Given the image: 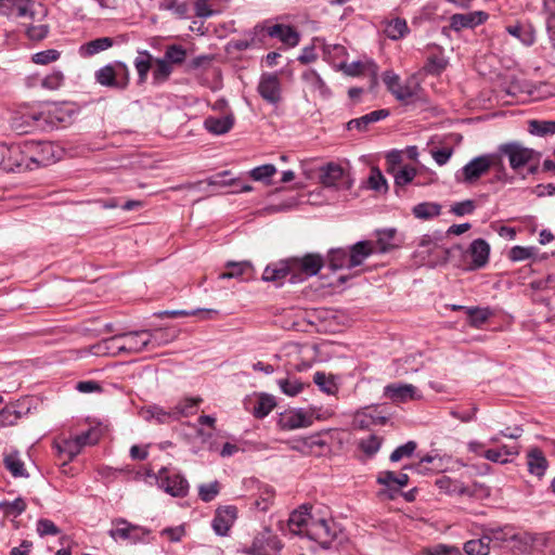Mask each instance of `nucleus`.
<instances>
[{
  "label": "nucleus",
  "mask_w": 555,
  "mask_h": 555,
  "mask_svg": "<svg viewBox=\"0 0 555 555\" xmlns=\"http://www.w3.org/2000/svg\"><path fill=\"white\" fill-rule=\"evenodd\" d=\"M147 476L155 477L157 485L166 493L173 498H184L189 493V482L179 473H171L167 467H162L156 474L147 473Z\"/></svg>",
  "instance_id": "obj_8"
},
{
  "label": "nucleus",
  "mask_w": 555,
  "mask_h": 555,
  "mask_svg": "<svg viewBox=\"0 0 555 555\" xmlns=\"http://www.w3.org/2000/svg\"><path fill=\"white\" fill-rule=\"evenodd\" d=\"M220 492V485L218 481L210 483H203L198 487V496L203 502H211Z\"/></svg>",
  "instance_id": "obj_58"
},
{
  "label": "nucleus",
  "mask_w": 555,
  "mask_h": 555,
  "mask_svg": "<svg viewBox=\"0 0 555 555\" xmlns=\"http://www.w3.org/2000/svg\"><path fill=\"white\" fill-rule=\"evenodd\" d=\"M340 529L332 519L313 518L307 528L306 537L317 542L322 548L327 550L338 538Z\"/></svg>",
  "instance_id": "obj_5"
},
{
  "label": "nucleus",
  "mask_w": 555,
  "mask_h": 555,
  "mask_svg": "<svg viewBox=\"0 0 555 555\" xmlns=\"http://www.w3.org/2000/svg\"><path fill=\"white\" fill-rule=\"evenodd\" d=\"M463 550L467 555H488L490 553V539L483 533L479 539L467 541Z\"/></svg>",
  "instance_id": "obj_36"
},
{
  "label": "nucleus",
  "mask_w": 555,
  "mask_h": 555,
  "mask_svg": "<svg viewBox=\"0 0 555 555\" xmlns=\"http://www.w3.org/2000/svg\"><path fill=\"white\" fill-rule=\"evenodd\" d=\"M493 169L494 175L490 180L491 183L502 182V183H512L514 178L508 176L506 168L502 162L500 155L494 154V165L491 167Z\"/></svg>",
  "instance_id": "obj_50"
},
{
  "label": "nucleus",
  "mask_w": 555,
  "mask_h": 555,
  "mask_svg": "<svg viewBox=\"0 0 555 555\" xmlns=\"http://www.w3.org/2000/svg\"><path fill=\"white\" fill-rule=\"evenodd\" d=\"M448 62L443 56H428L423 69L428 75H440L447 67Z\"/></svg>",
  "instance_id": "obj_52"
},
{
  "label": "nucleus",
  "mask_w": 555,
  "mask_h": 555,
  "mask_svg": "<svg viewBox=\"0 0 555 555\" xmlns=\"http://www.w3.org/2000/svg\"><path fill=\"white\" fill-rule=\"evenodd\" d=\"M412 211L417 219L428 220L441 214V205L424 202L415 205Z\"/></svg>",
  "instance_id": "obj_39"
},
{
  "label": "nucleus",
  "mask_w": 555,
  "mask_h": 555,
  "mask_svg": "<svg viewBox=\"0 0 555 555\" xmlns=\"http://www.w3.org/2000/svg\"><path fill=\"white\" fill-rule=\"evenodd\" d=\"M24 412L18 409L17 403H10L0 409V425L13 426L23 416Z\"/></svg>",
  "instance_id": "obj_37"
},
{
  "label": "nucleus",
  "mask_w": 555,
  "mask_h": 555,
  "mask_svg": "<svg viewBox=\"0 0 555 555\" xmlns=\"http://www.w3.org/2000/svg\"><path fill=\"white\" fill-rule=\"evenodd\" d=\"M415 390L410 384H390L384 388V396L393 402H404L414 398Z\"/></svg>",
  "instance_id": "obj_26"
},
{
  "label": "nucleus",
  "mask_w": 555,
  "mask_h": 555,
  "mask_svg": "<svg viewBox=\"0 0 555 555\" xmlns=\"http://www.w3.org/2000/svg\"><path fill=\"white\" fill-rule=\"evenodd\" d=\"M426 555H462V552L456 546H450L446 544H437L433 547L425 550Z\"/></svg>",
  "instance_id": "obj_64"
},
{
  "label": "nucleus",
  "mask_w": 555,
  "mask_h": 555,
  "mask_svg": "<svg viewBox=\"0 0 555 555\" xmlns=\"http://www.w3.org/2000/svg\"><path fill=\"white\" fill-rule=\"evenodd\" d=\"M125 345V354H134L145 350L150 346L147 330L120 333Z\"/></svg>",
  "instance_id": "obj_15"
},
{
  "label": "nucleus",
  "mask_w": 555,
  "mask_h": 555,
  "mask_svg": "<svg viewBox=\"0 0 555 555\" xmlns=\"http://www.w3.org/2000/svg\"><path fill=\"white\" fill-rule=\"evenodd\" d=\"M214 60L212 55H198L185 64V72L192 73L198 69H207Z\"/></svg>",
  "instance_id": "obj_60"
},
{
  "label": "nucleus",
  "mask_w": 555,
  "mask_h": 555,
  "mask_svg": "<svg viewBox=\"0 0 555 555\" xmlns=\"http://www.w3.org/2000/svg\"><path fill=\"white\" fill-rule=\"evenodd\" d=\"M383 439L376 435H370L367 438L361 439L359 448L367 455L373 456L380 449Z\"/></svg>",
  "instance_id": "obj_56"
},
{
  "label": "nucleus",
  "mask_w": 555,
  "mask_h": 555,
  "mask_svg": "<svg viewBox=\"0 0 555 555\" xmlns=\"http://www.w3.org/2000/svg\"><path fill=\"white\" fill-rule=\"evenodd\" d=\"M113 528L108 531V535L115 540L129 541L132 544L147 542L146 537L151 534V530L128 521L126 518H115L112 520Z\"/></svg>",
  "instance_id": "obj_6"
},
{
  "label": "nucleus",
  "mask_w": 555,
  "mask_h": 555,
  "mask_svg": "<svg viewBox=\"0 0 555 555\" xmlns=\"http://www.w3.org/2000/svg\"><path fill=\"white\" fill-rule=\"evenodd\" d=\"M140 54L142 56L135 59L134 66L139 75V82L142 83L146 80L147 74L151 69L152 55L147 51Z\"/></svg>",
  "instance_id": "obj_55"
},
{
  "label": "nucleus",
  "mask_w": 555,
  "mask_h": 555,
  "mask_svg": "<svg viewBox=\"0 0 555 555\" xmlns=\"http://www.w3.org/2000/svg\"><path fill=\"white\" fill-rule=\"evenodd\" d=\"M466 313L468 315V322L473 326H480L483 324L489 317L491 315V311L488 308H466Z\"/></svg>",
  "instance_id": "obj_54"
},
{
  "label": "nucleus",
  "mask_w": 555,
  "mask_h": 555,
  "mask_svg": "<svg viewBox=\"0 0 555 555\" xmlns=\"http://www.w3.org/2000/svg\"><path fill=\"white\" fill-rule=\"evenodd\" d=\"M172 73V65L164 57L155 60V68L153 70V78L156 82H165Z\"/></svg>",
  "instance_id": "obj_53"
},
{
  "label": "nucleus",
  "mask_w": 555,
  "mask_h": 555,
  "mask_svg": "<svg viewBox=\"0 0 555 555\" xmlns=\"http://www.w3.org/2000/svg\"><path fill=\"white\" fill-rule=\"evenodd\" d=\"M502 158L503 156L508 159L509 166L514 171H518L525 166L529 165L532 160H539L540 153L524 146L517 141L507 142L501 144L498 147V154Z\"/></svg>",
  "instance_id": "obj_4"
},
{
  "label": "nucleus",
  "mask_w": 555,
  "mask_h": 555,
  "mask_svg": "<svg viewBox=\"0 0 555 555\" xmlns=\"http://www.w3.org/2000/svg\"><path fill=\"white\" fill-rule=\"evenodd\" d=\"M293 275L289 282L293 284L317 275L324 266L323 257L319 254H307L304 257L289 258Z\"/></svg>",
  "instance_id": "obj_7"
},
{
  "label": "nucleus",
  "mask_w": 555,
  "mask_h": 555,
  "mask_svg": "<svg viewBox=\"0 0 555 555\" xmlns=\"http://www.w3.org/2000/svg\"><path fill=\"white\" fill-rule=\"evenodd\" d=\"M204 125L205 128L214 134H224L232 129L234 117L232 114L221 117H208Z\"/></svg>",
  "instance_id": "obj_30"
},
{
  "label": "nucleus",
  "mask_w": 555,
  "mask_h": 555,
  "mask_svg": "<svg viewBox=\"0 0 555 555\" xmlns=\"http://www.w3.org/2000/svg\"><path fill=\"white\" fill-rule=\"evenodd\" d=\"M275 406L273 396L261 395L253 406V415L257 418L266 417Z\"/></svg>",
  "instance_id": "obj_42"
},
{
  "label": "nucleus",
  "mask_w": 555,
  "mask_h": 555,
  "mask_svg": "<svg viewBox=\"0 0 555 555\" xmlns=\"http://www.w3.org/2000/svg\"><path fill=\"white\" fill-rule=\"evenodd\" d=\"M276 172V168L272 164L258 166L250 170L249 175L255 181H267Z\"/></svg>",
  "instance_id": "obj_61"
},
{
  "label": "nucleus",
  "mask_w": 555,
  "mask_h": 555,
  "mask_svg": "<svg viewBox=\"0 0 555 555\" xmlns=\"http://www.w3.org/2000/svg\"><path fill=\"white\" fill-rule=\"evenodd\" d=\"M486 535L489 537L491 542H511V537L514 531L511 527L503 528H491L485 531Z\"/></svg>",
  "instance_id": "obj_57"
},
{
  "label": "nucleus",
  "mask_w": 555,
  "mask_h": 555,
  "mask_svg": "<svg viewBox=\"0 0 555 555\" xmlns=\"http://www.w3.org/2000/svg\"><path fill=\"white\" fill-rule=\"evenodd\" d=\"M37 532L39 535H56L61 532L59 527L50 519L41 518L37 521Z\"/></svg>",
  "instance_id": "obj_63"
},
{
  "label": "nucleus",
  "mask_w": 555,
  "mask_h": 555,
  "mask_svg": "<svg viewBox=\"0 0 555 555\" xmlns=\"http://www.w3.org/2000/svg\"><path fill=\"white\" fill-rule=\"evenodd\" d=\"M375 251L374 243L371 241H360L349 248V261L351 267H358Z\"/></svg>",
  "instance_id": "obj_27"
},
{
  "label": "nucleus",
  "mask_w": 555,
  "mask_h": 555,
  "mask_svg": "<svg viewBox=\"0 0 555 555\" xmlns=\"http://www.w3.org/2000/svg\"><path fill=\"white\" fill-rule=\"evenodd\" d=\"M278 385L283 393L288 397H295L300 393L305 384L295 377H286L278 380Z\"/></svg>",
  "instance_id": "obj_48"
},
{
  "label": "nucleus",
  "mask_w": 555,
  "mask_h": 555,
  "mask_svg": "<svg viewBox=\"0 0 555 555\" xmlns=\"http://www.w3.org/2000/svg\"><path fill=\"white\" fill-rule=\"evenodd\" d=\"M75 111L67 104L52 103L48 104L38 113H31L25 116L26 119H30L39 128L44 129L46 127H66L73 120Z\"/></svg>",
  "instance_id": "obj_1"
},
{
  "label": "nucleus",
  "mask_w": 555,
  "mask_h": 555,
  "mask_svg": "<svg viewBox=\"0 0 555 555\" xmlns=\"http://www.w3.org/2000/svg\"><path fill=\"white\" fill-rule=\"evenodd\" d=\"M409 31L406 21L404 18H393L386 23L384 29L385 35L391 40H399L403 38Z\"/></svg>",
  "instance_id": "obj_35"
},
{
  "label": "nucleus",
  "mask_w": 555,
  "mask_h": 555,
  "mask_svg": "<svg viewBox=\"0 0 555 555\" xmlns=\"http://www.w3.org/2000/svg\"><path fill=\"white\" fill-rule=\"evenodd\" d=\"M114 40L111 37L96 38L80 46L79 55L82 57H90L112 48Z\"/></svg>",
  "instance_id": "obj_29"
},
{
  "label": "nucleus",
  "mask_w": 555,
  "mask_h": 555,
  "mask_svg": "<svg viewBox=\"0 0 555 555\" xmlns=\"http://www.w3.org/2000/svg\"><path fill=\"white\" fill-rule=\"evenodd\" d=\"M349 255V250L345 248L331 249L327 255L328 267L332 270L352 269Z\"/></svg>",
  "instance_id": "obj_31"
},
{
  "label": "nucleus",
  "mask_w": 555,
  "mask_h": 555,
  "mask_svg": "<svg viewBox=\"0 0 555 555\" xmlns=\"http://www.w3.org/2000/svg\"><path fill=\"white\" fill-rule=\"evenodd\" d=\"M512 551L519 554H529L538 547L546 546L547 539L540 533L514 532L511 537Z\"/></svg>",
  "instance_id": "obj_12"
},
{
  "label": "nucleus",
  "mask_w": 555,
  "mask_h": 555,
  "mask_svg": "<svg viewBox=\"0 0 555 555\" xmlns=\"http://www.w3.org/2000/svg\"><path fill=\"white\" fill-rule=\"evenodd\" d=\"M396 233L395 229L378 231L377 241L374 243L375 250L384 254L397 248L399 244L396 242Z\"/></svg>",
  "instance_id": "obj_32"
},
{
  "label": "nucleus",
  "mask_w": 555,
  "mask_h": 555,
  "mask_svg": "<svg viewBox=\"0 0 555 555\" xmlns=\"http://www.w3.org/2000/svg\"><path fill=\"white\" fill-rule=\"evenodd\" d=\"M56 448L59 453L66 457L64 463L72 461L81 452L75 438L61 440L60 442L56 443Z\"/></svg>",
  "instance_id": "obj_46"
},
{
  "label": "nucleus",
  "mask_w": 555,
  "mask_h": 555,
  "mask_svg": "<svg viewBox=\"0 0 555 555\" xmlns=\"http://www.w3.org/2000/svg\"><path fill=\"white\" fill-rule=\"evenodd\" d=\"M5 171L33 170L29 159L26 156L25 141L8 145Z\"/></svg>",
  "instance_id": "obj_13"
},
{
  "label": "nucleus",
  "mask_w": 555,
  "mask_h": 555,
  "mask_svg": "<svg viewBox=\"0 0 555 555\" xmlns=\"http://www.w3.org/2000/svg\"><path fill=\"white\" fill-rule=\"evenodd\" d=\"M319 180L325 188L349 190L352 186L349 173L336 163H328L321 167Z\"/></svg>",
  "instance_id": "obj_10"
},
{
  "label": "nucleus",
  "mask_w": 555,
  "mask_h": 555,
  "mask_svg": "<svg viewBox=\"0 0 555 555\" xmlns=\"http://www.w3.org/2000/svg\"><path fill=\"white\" fill-rule=\"evenodd\" d=\"M506 30L513 37L519 39L525 46L530 47L535 41V34L531 26L509 25Z\"/></svg>",
  "instance_id": "obj_40"
},
{
  "label": "nucleus",
  "mask_w": 555,
  "mask_h": 555,
  "mask_svg": "<svg viewBox=\"0 0 555 555\" xmlns=\"http://www.w3.org/2000/svg\"><path fill=\"white\" fill-rule=\"evenodd\" d=\"M237 518V508L233 505L219 506L215 512L211 526L216 534L228 535L231 527Z\"/></svg>",
  "instance_id": "obj_14"
},
{
  "label": "nucleus",
  "mask_w": 555,
  "mask_h": 555,
  "mask_svg": "<svg viewBox=\"0 0 555 555\" xmlns=\"http://www.w3.org/2000/svg\"><path fill=\"white\" fill-rule=\"evenodd\" d=\"M313 383L327 395H336L338 391V384L335 377L333 375H326L324 372H315Z\"/></svg>",
  "instance_id": "obj_41"
},
{
  "label": "nucleus",
  "mask_w": 555,
  "mask_h": 555,
  "mask_svg": "<svg viewBox=\"0 0 555 555\" xmlns=\"http://www.w3.org/2000/svg\"><path fill=\"white\" fill-rule=\"evenodd\" d=\"M487 18L488 14L483 11L453 14L450 18V27L455 31H460L464 28H474L485 23Z\"/></svg>",
  "instance_id": "obj_16"
},
{
  "label": "nucleus",
  "mask_w": 555,
  "mask_h": 555,
  "mask_svg": "<svg viewBox=\"0 0 555 555\" xmlns=\"http://www.w3.org/2000/svg\"><path fill=\"white\" fill-rule=\"evenodd\" d=\"M311 424L310 418L302 410L288 411L281 415L280 425L284 429H296L307 427Z\"/></svg>",
  "instance_id": "obj_28"
},
{
  "label": "nucleus",
  "mask_w": 555,
  "mask_h": 555,
  "mask_svg": "<svg viewBox=\"0 0 555 555\" xmlns=\"http://www.w3.org/2000/svg\"><path fill=\"white\" fill-rule=\"evenodd\" d=\"M227 271L219 274V279H240L248 280L253 276L254 267L249 261H228L225 263Z\"/></svg>",
  "instance_id": "obj_24"
},
{
  "label": "nucleus",
  "mask_w": 555,
  "mask_h": 555,
  "mask_svg": "<svg viewBox=\"0 0 555 555\" xmlns=\"http://www.w3.org/2000/svg\"><path fill=\"white\" fill-rule=\"evenodd\" d=\"M91 352L95 356H119L125 354V345L121 334L101 340L91 347Z\"/></svg>",
  "instance_id": "obj_20"
},
{
  "label": "nucleus",
  "mask_w": 555,
  "mask_h": 555,
  "mask_svg": "<svg viewBox=\"0 0 555 555\" xmlns=\"http://www.w3.org/2000/svg\"><path fill=\"white\" fill-rule=\"evenodd\" d=\"M418 85L412 79L406 80L404 83L399 82V86L393 90L392 95L402 103H408L410 100L417 95Z\"/></svg>",
  "instance_id": "obj_38"
},
{
  "label": "nucleus",
  "mask_w": 555,
  "mask_h": 555,
  "mask_svg": "<svg viewBox=\"0 0 555 555\" xmlns=\"http://www.w3.org/2000/svg\"><path fill=\"white\" fill-rule=\"evenodd\" d=\"M3 464H4V467L14 477H27L28 476V474L25 469L24 462L20 459V454L17 451H12L10 453L4 454Z\"/></svg>",
  "instance_id": "obj_34"
},
{
  "label": "nucleus",
  "mask_w": 555,
  "mask_h": 555,
  "mask_svg": "<svg viewBox=\"0 0 555 555\" xmlns=\"http://www.w3.org/2000/svg\"><path fill=\"white\" fill-rule=\"evenodd\" d=\"M293 275V270L291 268L289 258L285 260H281L275 263H270L266 267L262 280L266 282H274L276 285H282L283 281Z\"/></svg>",
  "instance_id": "obj_18"
},
{
  "label": "nucleus",
  "mask_w": 555,
  "mask_h": 555,
  "mask_svg": "<svg viewBox=\"0 0 555 555\" xmlns=\"http://www.w3.org/2000/svg\"><path fill=\"white\" fill-rule=\"evenodd\" d=\"M98 83L115 90H125L130 81L128 66L122 62H115L99 68L94 73Z\"/></svg>",
  "instance_id": "obj_3"
},
{
  "label": "nucleus",
  "mask_w": 555,
  "mask_h": 555,
  "mask_svg": "<svg viewBox=\"0 0 555 555\" xmlns=\"http://www.w3.org/2000/svg\"><path fill=\"white\" fill-rule=\"evenodd\" d=\"M416 449V442L408 441L406 443L396 448L390 454L391 462H399L403 457H410Z\"/></svg>",
  "instance_id": "obj_62"
},
{
  "label": "nucleus",
  "mask_w": 555,
  "mask_h": 555,
  "mask_svg": "<svg viewBox=\"0 0 555 555\" xmlns=\"http://www.w3.org/2000/svg\"><path fill=\"white\" fill-rule=\"evenodd\" d=\"M528 130L531 134L538 137H544L555 133V121L554 120H530Z\"/></svg>",
  "instance_id": "obj_45"
},
{
  "label": "nucleus",
  "mask_w": 555,
  "mask_h": 555,
  "mask_svg": "<svg viewBox=\"0 0 555 555\" xmlns=\"http://www.w3.org/2000/svg\"><path fill=\"white\" fill-rule=\"evenodd\" d=\"M268 36L279 38L283 43L295 47L299 42L298 33L288 25L275 24L268 27Z\"/></svg>",
  "instance_id": "obj_25"
},
{
  "label": "nucleus",
  "mask_w": 555,
  "mask_h": 555,
  "mask_svg": "<svg viewBox=\"0 0 555 555\" xmlns=\"http://www.w3.org/2000/svg\"><path fill=\"white\" fill-rule=\"evenodd\" d=\"M494 165V154H483L468 162L460 172L455 175L457 182L466 184L476 183Z\"/></svg>",
  "instance_id": "obj_9"
},
{
  "label": "nucleus",
  "mask_w": 555,
  "mask_h": 555,
  "mask_svg": "<svg viewBox=\"0 0 555 555\" xmlns=\"http://www.w3.org/2000/svg\"><path fill=\"white\" fill-rule=\"evenodd\" d=\"M397 186H403L412 182L416 176V169L413 166L405 165L391 173Z\"/></svg>",
  "instance_id": "obj_51"
},
{
  "label": "nucleus",
  "mask_w": 555,
  "mask_h": 555,
  "mask_svg": "<svg viewBox=\"0 0 555 555\" xmlns=\"http://www.w3.org/2000/svg\"><path fill=\"white\" fill-rule=\"evenodd\" d=\"M435 485L442 493L449 495H463L467 492V488L462 482L457 480H452L450 477L446 475L438 477L435 481Z\"/></svg>",
  "instance_id": "obj_33"
},
{
  "label": "nucleus",
  "mask_w": 555,
  "mask_h": 555,
  "mask_svg": "<svg viewBox=\"0 0 555 555\" xmlns=\"http://www.w3.org/2000/svg\"><path fill=\"white\" fill-rule=\"evenodd\" d=\"M538 248L534 246H514L508 251V259L512 261H524L527 259H537Z\"/></svg>",
  "instance_id": "obj_47"
},
{
  "label": "nucleus",
  "mask_w": 555,
  "mask_h": 555,
  "mask_svg": "<svg viewBox=\"0 0 555 555\" xmlns=\"http://www.w3.org/2000/svg\"><path fill=\"white\" fill-rule=\"evenodd\" d=\"M146 337H150V345L153 347H160L169 344L176 338L175 331L157 328L154 331H147Z\"/></svg>",
  "instance_id": "obj_44"
},
{
  "label": "nucleus",
  "mask_w": 555,
  "mask_h": 555,
  "mask_svg": "<svg viewBox=\"0 0 555 555\" xmlns=\"http://www.w3.org/2000/svg\"><path fill=\"white\" fill-rule=\"evenodd\" d=\"M186 56V50L181 44L167 46L164 53V59L172 66L182 65L185 62Z\"/></svg>",
  "instance_id": "obj_43"
},
{
  "label": "nucleus",
  "mask_w": 555,
  "mask_h": 555,
  "mask_svg": "<svg viewBox=\"0 0 555 555\" xmlns=\"http://www.w3.org/2000/svg\"><path fill=\"white\" fill-rule=\"evenodd\" d=\"M313 518L314 517L309 513V507L307 505H302L291 513L288 527L293 533L306 535L307 528Z\"/></svg>",
  "instance_id": "obj_21"
},
{
  "label": "nucleus",
  "mask_w": 555,
  "mask_h": 555,
  "mask_svg": "<svg viewBox=\"0 0 555 555\" xmlns=\"http://www.w3.org/2000/svg\"><path fill=\"white\" fill-rule=\"evenodd\" d=\"M26 156L33 169L49 166L61 158L62 150L47 141H25Z\"/></svg>",
  "instance_id": "obj_2"
},
{
  "label": "nucleus",
  "mask_w": 555,
  "mask_h": 555,
  "mask_svg": "<svg viewBox=\"0 0 555 555\" xmlns=\"http://www.w3.org/2000/svg\"><path fill=\"white\" fill-rule=\"evenodd\" d=\"M257 91L269 104L278 105L282 101V82L276 73H263L260 76Z\"/></svg>",
  "instance_id": "obj_11"
},
{
  "label": "nucleus",
  "mask_w": 555,
  "mask_h": 555,
  "mask_svg": "<svg viewBox=\"0 0 555 555\" xmlns=\"http://www.w3.org/2000/svg\"><path fill=\"white\" fill-rule=\"evenodd\" d=\"M467 253L472 257L469 270H478L489 261L490 245L483 238H476L470 243Z\"/></svg>",
  "instance_id": "obj_17"
},
{
  "label": "nucleus",
  "mask_w": 555,
  "mask_h": 555,
  "mask_svg": "<svg viewBox=\"0 0 555 555\" xmlns=\"http://www.w3.org/2000/svg\"><path fill=\"white\" fill-rule=\"evenodd\" d=\"M367 185L371 190L379 193H386L388 191L387 181L377 167H373L371 169V173L367 179Z\"/></svg>",
  "instance_id": "obj_49"
},
{
  "label": "nucleus",
  "mask_w": 555,
  "mask_h": 555,
  "mask_svg": "<svg viewBox=\"0 0 555 555\" xmlns=\"http://www.w3.org/2000/svg\"><path fill=\"white\" fill-rule=\"evenodd\" d=\"M302 79L309 81L323 96L330 95V89L315 70H308L302 74Z\"/></svg>",
  "instance_id": "obj_59"
},
{
  "label": "nucleus",
  "mask_w": 555,
  "mask_h": 555,
  "mask_svg": "<svg viewBox=\"0 0 555 555\" xmlns=\"http://www.w3.org/2000/svg\"><path fill=\"white\" fill-rule=\"evenodd\" d=\"M389 116V111L382 108L376 109L373 112H370L369 114H365L359 118L351 119L347 122V129L353 130L357 129L360 132H364L369 129V126L377 122L382 119H385Z\"/></svg>",
  "instance_id": "obj_23"
},
{
  "label": "nucleus",
  "mask_w": 555,
  "mask_h": 555,
  "mask_svg": "<svg viewBox=\"0 0 555 555\" xmlns=\"http://www.w3.org/2000/svg\"><path fill=\"white\" fill-rule=\"evenodd\" d=\"M376 481L378 485H380L383 487L377 492V496L380 500L393 501L400 495L401 490L397 486L393 472H391V470L380 472L377 476Z\"/></svg>",
  "instance_id": "obj_19"
},
{
  "label": "nucleus",
  "mask_w": 555,
  "mask_h": 555,
  "mask_svg": "<svg viewBox=\"0 0 555 555\" xmlns=\"http://www.w3.org/2000/svg\"><path fill=\"white\" fill-rule=\"evenodd\" d=\"M527 466L531 475L542 478L548 467V461L541 449L533 447L527 452Z\"/></svg>",
  "instance_id": "obj_22"
}]
</instances>
